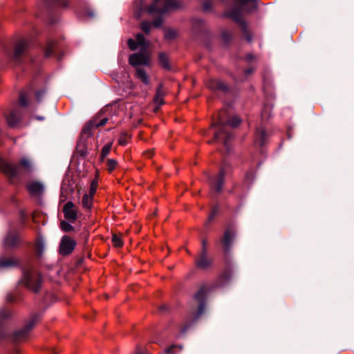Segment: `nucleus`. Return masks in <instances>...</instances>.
Returning <instances> with one entry per match:
<instances>
[{
	"mask_svg": "<svg viewBox=\"0 0 354 354\" xmlns=\"http://www.w3.org/2000/svg\"><path fill=\"white\" fill-rule=\"evenodd\" d=\"M39 317L37 315H33L30 319L26 324L25 327L16 331L15 333V337L17 340H22L25 339L28 332L33 328L36 322H37Z\"/></svg>",
	"mask_w": 354,
	"mask_h": 354,
	"instance_id": "9d476101",
	"label": "nucleus"
},
{
	"mask_svg": "<svg viewBox=\"0 0 354 354\" xmlns=\"http://www.w3.org/2000/svg\"><path fill=\"white\" fill-rule=\"evenodd\" d=\"M28 48V43L25 40L18 41L12 50L8 47H5L4 51L7 57L15 62H19L24 56Z\"/></svg>",
	"mask_w": 354,
	"mask_h": 354,
	"instance_id": "0eeeda50",
	"label": "nucleus"
},
{
	"mask_svg": "<svg viewBox=\"0 0 354 354\" xmlns=\"http://www.w3.org/2000/svg\"><path fill=\"white\" fill-rule=\"evenodd\" d=\"M93 196L89 194H84L81 202L82 207L85 209H90L93 206Z\"/></svg>",
	"mask_w": 354,
	"mask_h": 354,
	"instance_id": "4be33fe9",
	"label": "nucleus"
},
{
	"mask_svg": "<svg viewBox=\"0 0 354 354\" xmlns=\"http://www.w3.org/2000/svg\"><path fill=\"white\" fill-rule=\"evenodd\" d=\"M235 234L232 230H227L225 232L223 239L222 240L223 249L225 252H227L231 247L232 241L234 239Z\"/></svg>",
	"mask_w": 354,
	"mask_h": 354,
	"instance_id": "ddd939ff",
	"label": "nucleus"
},
{
	"mask_svg": "<svg viewBox=\"0 0 354 354\" xmlns=\"http://www.w3.org/2000/svg\"><path fill=\"white\" fill-rule=\"evenodd\" d=\"M164 309H166V306H162L160 308V310H164Z\"/></svg>",
	"mask_w": 354,
	"mask_h": 354,
	"instance_id": "8fccbe9b",
	"label": "nucleus"
},
{
	"mask_svg": "<svg viewBox=\"0 0 354 354\" xmlns=\"http://www.w3.org/2000/svg\"><path fill=\"white\" fill-rule=\"evenodd\" d=\"M19 242V238L17 233L9 232L4 239V246L7 248L16 246Z\"/></svg>",
	"mask_w": 354,
	"mask_h": 354,
	"instance_id": "4468645a",
	"label": "nucleus"
},
{
	"mask_svg": "<svg viewBox=\"0 0 354 354\" xmlns=\"http://www.w3.org/2000/svg\"><path fill=\"white\" fill-rule=\"evenodd\" d=\"M217 212H218V209L216 207L213 208V209L209 216V219L212 220L214 218V216L216 215Z\"/></svg>",
	"mask_w": 354,
	"mask_h": 354,
	"instance_id": "a19ab883",
	"label": "nucleus"
},
{
	"mask_svg": "<svg viewBox=\"0 0 354 354\" xmlns=\"http://www.w3.org/2000/svg\"><path fill=\"white\" fill-rule=\"evenodd\" d=\"M60 227H61L62 230H63L64 232H70V231L73 230V229H74V227L70 223H68V222H66L65 221H61Z\"/></svg>",
	"mask_w": 354,
	"mask_h": 354,
	"instance_id": "7c9ffc66",
	"label": "nucleus"
},
{
	"mask_svg": "<svg viewBox=\"0 0 354 354\" xmlns=\"http://www.w3.org/2000/svg\"><path fill=\"white\" fill-rule=\"evenodd\" d=\"M252 71H253L252 69L250 68V69H248V70L246 71V73H247L248 74H250V73H251L252 72Z\"/></svg>",
	"mask_w": 354,
	"mask_h": 354,
	"instance_id": "09e8293b",
	"label": "nucleus"
},
{
	"mask_svg": "<svg viewBox=\"0 0 354 354\" xmlns=\"http://www.w3.org/2000/svg\"><path fill=\"white\" fill-rule=\"evenodd\" d=\"M232 275L228 271L223 272L219 277L220 284H223L231 278Z\"/></svg>",
	"mask_w": 354,
	"mask_h": 354,
	"instance_id": "473e14b6",
	"label": "nucleus"
},
{
	"mask_svg": "<svg viewBox=\"0 0 354 354\" xmlns=\"http://www.w3.org/2000/svg\"><path fill=\"white\" fill-rule=\"evenodd\" d=\"M179 7V4L174 0H153V3L149 6L146 4L145 0H136L135 14L137 17H140L143 12L149 14H165Z\"/></svg>",
	"mask_w": 354,
	"mask_h": 354,
	"instance_id": "f257e3e1",
	"label": "nucleus"
},
{
	"mask_svg": "<svg viewBox=\"0 0 354 354\" xmlns=\"http://www.w3.org/2000/svg\"><path fill=\"white\" fill-rule=\"evenodd\" d=\"M118 165V162L113 159H108L106 162L107 170L112 172Z\"/></svg>",
	"mask_w": 354,
	"mask_h": 354,
	"instance_id": "c756f323",
	"label": "nucleus"
},
{
	"mask_svg": "<svg viewBox=\"0 0 354 354\" xmlns=\"http://www.w3.org/2000/svg\"><path fill=\"white\" fill-rule=\"evenodd\" d=\"M112 147V143H108L105 145L101 151V158L102 159H104L111 151Z\"/></svg>",
	"mask_w": 354,
	"mask_h": 354,
	"instance_id": "c85d7f7f",
	"label": "nucleus"
},
{
	"mask_svg": "<svg viewBox=\"0 0 354 354\" xmlns=\"http://www.w3.org/2000/svg\"><path fill=\"white\" fill-rule=\"evenodd\" d=\"M55 47V43L54 41H48L47 46L45 49V56L46 57L50 56L53 53V50H54Z\"/></svg>",
	"mask_w": 354,
	"mask_h": 354,
	"instance_id": "393cba45",
	"label": "nucleus"
},
{
	"mask_svg": "<svg viewBox=\"0 0 354 354\" xmlns=\"http://www.w3.org/2000/svg\"><path fill=\"white\" fill-rule=\"evenodd\" d=\"M234 3L239 7V9L234 8L230 11L229 16L238 21L241 25L243 29H245V24L241 21V12L245 11L250 12L256 9L257 0H234Z\"/></svg>",
	"mask_w": 354,
	"mask_h": 354,
	"instance_id": "39448f33",
	"label": "nucleus"
},
{
	"mask_svg": "<svg viewBox=\"0 0 354 354\" xmlns=\"http://www.w3.org/2000/svg\"><path fill=\"white\" fill-rule=\"evenodd\" d=\"M248 58H249L250 59H252V57L250 55Z\"/></svg>",
	"mask_w": 354,
	"mask_h": 354,
	"instance_id": "3c124183",
	"label": "nucleus"
},
{
	"mask_svg": "<svg viewBox=\"0 0 354 354\" xmlns=\"http://www.w3.org/2000/svg\"><path fill=\"white\" fill-rule=\"evenodd\" d=\"M32 161L26 157L22 158L18 165H12L0 158V170L6 175L15 177L21 174V169L26 172L32 171Z\"/></svg>",
	"mask_w": 354,
	"mask_h": 354,
	"instance_id": "20e7f679",
	"label": "nucleus"
},
{
	"mask_svg": "<svg viewBox=\"0 0 354 354\" xmlns=\"http://www.w3.org/2000/svg\"><path fill=\"white\" fill-rule=\"evenodd\" d=\"M19 120V115L18 113L15 111H12L8 116H7V122L9 126L10 127H15L17 124Z\"/></svg>",
	"mask_w": 354,
	"mask_h": 354,
	"instance_id": "412c9836",
	"label": "nucleus"
},
{
	"mask_svg": "<svg viewBox=\"0 0 354 354\" xmlns=\"http://www.w3.org/2000/svg\"><path fill=\"white\" fill-rule=\"evenodd\" d=\"M245 179L248 181L253 179V174L250 171H248L245 174Z\"/></svg>",
	"mask_w": 354,
	"mask_h": 354,
	"instance_id": "79ce46f5",
	"label": "nucleus"
},
{
	"mask_svg": "<svg viewBox=\"0 0 354 354\" xmlns=\"http://www.w3.org/2000/svg\"><path fill=\"white\" fill-rule=\"evenodd\" d=\"M151 24L148 21H143L141 24V29L143 32L148 34L151 30Z\"/></svg>",
	"mask_w": 354,
	"mask_h": 354,
	"instance_id": "4c0bfd02",
	"label": "nucleus"
},
{
	"mask_svg": "<svg viewBox=\"0 0 354 354\" xmlns=\"http://www.w3.org/2000/svg\"><path fill=\"white\" fill-rule=\"evenodd\" d=\"M128 46L129 48L134 50L140 47V51L130 55L129 61V64L133 66L139 67V66H149L150 57L147 51V44L145 37L139 33L136 35V40L129 39L128 40Z\"/></svg>",
	"mask_w": 354,
	"mask_h": 354,
	"instance_id": "f03ea898",
	"label": "nucleus"
},
{
	"mask_svg": "<svg viewBox=\"0 0 354 354\" xmlns=\"http://www.w3.org/2000/svg\"><path fill=\"white\" fill-rule=\"evenodd\" d=\"M177 36V31L174 29L169 28L165 31V37L168 40H171Z\"/></svg>",
	"mask_w": 354,
	"mask_h": 354,
	"instance_id": "a878e982",
	"label": "nucleus"
},
{
	"mask_svg": "<svg viewBox=\"0 0 354 354\" xmlns=\"http://www.w3.org/2000/svg\"><path fill=\"white\" fill-rule=\"evenodd\" d=\"M19 104L22 106H26L28 104V98L26 93H21L19 96Z\"/></svg>",
	"mask_w": 354,
	"mask_h": 354,
	"instance_id": "72a5a7b5",
	"label": "nucleus"
},
{
	"mask_svg": "<svg viewBox=\"0 0 354 354\" xmlns=\"http://www.w3.org/2000/svg\"><path fill=\"white\" fill-rule=\"evenodd\" d=\"M136 76L145 84L148 85L149 84V78L146 71L143 68H142L140 67H137Z\"/></svg>",
	"mask_w": 354,
	"mask_h": 354,
	"instance_id": "5701e85b",
	"label": "nucleus"
},
{
	"mask_svg": "<svg viewBox=\"0 0 354 354\" xmlns=\"http://www.w3.org/2000/svg\"><path fill=\"white\" fill-rule=\"evenodd\" d=\"M86 15L88 17L92 18L95 16V13L92 10H88V11H86Z\"/></svg>",
	"mask_w": 354,
	"mask_h": 354,
	"instance_id": "c03bdc74",
	"label": "nucleus"
},
{
	"mask_svg": "<svg viewBox=\"0 0 354 354\" xmlns=\"http://www.w3.org/2000/svg\"><path fill=\"white\" fill-rule=\"evenodd\" d=\"M27 189L32 196H38L44 191V186L40 183L30 182L27 185Z\"/></svg>",
	"mask_w": 354,
	"mask_h": 354,
	"instance_id": "dca6fc26",
	"label": "nucleus"
},
{
	"mask_svg": "<svg viewBox=\"0 0 354 354\" xmlns=\"http://www.w3.org/2000/svg\"><path fill=\"white\" fill-rule=\"evenodd\" d=\"M17 264V261L12 259H0V268H8Z\"/></svg>",
	"mask_w": 354,
	"mask_h": 354,
	"instance_id": "b1692460",
	"label": "nucleus"
},
{
	"mask_svg": "<svg viewBox=\"0 0 354 354\" xmlns=\"http://www.w3.org/2000/svg\"><path fill=\"white\" fill-rule=\"evenodd\" d=\"M63 212L65 218L73 223L77 217V210L75 205L72 202H67L64 206Z\"/></svg>",
	"mask_w": 354,
	"mask_h": 354,
	"instance_id": "f8f14e48",
	"label": "nucleus"
},
{
	"mask_svg": "<svg viewBox=\"0 0 354 354\" xmlns=\"http://www.w3.org/2000/svg\"><path fill=\"white\" fill-rule=\"evenodd\" d=\"M159 61L161 64V65L164 67V68H169V63H168V59H167V55L164 53H160L159 55Z\"/></svg>",
	"mask_w": 354,
	"mask_h": 354,
	"instance_id": "2f4dec72",
	"label": "nucleus"
},
{
	"mask_svg": "<svg viewBox=\"0 0 354 354\" xmlns=\"http://www.w3.org/2000/svg\"><path fill=\"white\" fill-rule=\"evenodd\" d=\"M146 156L148 158H150L152 156V152L149 151V152L146 153Z\"/></svg>",
	"mask_w": 354,
	"mask_h": 354,
	"instance_id": "de8ad7c7",
	"label": "nucleus"
},
{
	"mask_svg": "<svg viewBox=\"0 0 354 354\" xmlns=\"http://www.w3.org/2000/svg\"><path fill=\"white\" fill-rule=\"evenodd\" d=\"M210 8H211V4H210V3L205 2V3H204V9H205V10H207L210 9Z\"/></svg>",
	"mask_w": 354,
	"mask_h": 354,
	"instance_id": "a18cd8bd",
	"label": "nucleus"
},
{
	"mask_svg": "<svg viewBox=\"0 0 354 354\" xmlns=\"http://www.w3.org/2000/svg\"><path fill=\"white\" fill-rule=\"evenodd\" d=\"M270 115H271L270 108L268 106H265L261 113L262 120H263L266 118H268L270 117Z\"/></svg>",
	"mask_w": 354,
	"mask_h": 354,
	"instance_id": "f704fd0d",
	"label": "nucleus"
},
{
	"mask_svg": "<svg viewBox=\"0 0 354 354\" xmlns=\"http://www.w3.org/2000/svg\"><path fill=\"white\" fill-rule=\"evenodd\" d=\"M224 114V111L219 112L218 115V122L213 125L215 128L214 134L216 141H221L223 145L227 147V142L232 138V135L227 131V125L236 127L241 123V119L237 116H233L226 121Z\"/></svg>",
	"mask_w": 354,
	"mask_h": 354,
	"instance_id": "7ed1b4c3",
	"label": "nucleus"
},
{
	"mask_svg": "<svg viewBox=\"0 0 354 354\" xmlns=\"http://www.w3.org/2000/svg\"><path fill=\"white\" fill-rule=\"evenodd\" d=\"M77 243L75 239L69 236L64 235L62 237L59 243V252L62 255H68L72 253Z\"/></svg>",
	"mask_w": 354,
	"mask_h": 354,
	"instance_id": "1a4fd4ad",
	"label": "nucleus"
},
{
	"mask_svg": "<svg viewBox=\"0 0 354 354\" xmlns=\"http://www.w3.org/2000/svg\"><path fill=\"white\" fill-rule=\"evenodd\" d=\"M44 94V92L42 91H38L36 93V97L38 101H40L41 96Z\"/></svg>",
	"mask_w": 354,
	"mask_h": 354,
	"instance_id": "37998d69",
	"label": "nucleus"
},
{
	"mask_svg": "<svg viewBox=\"0 0 354 354\" xmlns=\"http://www.w3.org/2000/svg\"><path fill=\"white\" fill-rule=\"evenodd\" d=\"M206 296V289L205 287H202L196 293L194 297L195 299L199 303L198 310L194 315V319L196 320L199 317L204 313L205 310V302L204 299Z\"/></svg>",
	"mask_w": 354,
	"mask_h": 354,
	"instance_id": "9b49d317",
	"label": "nucleus"
},
{
	"mask_svg": "<svg viewBox=\"0 0 354 354\" xmlns=\"http://www.w3.org/2000/svg\"><path fill=\"white\" fill-rule=\"evenodd\" d=\"M107 118H104L101 119L99 122L97 121V119H94L93 120L90 121V122L88 123L86 127H84V128L82 130V132L84 133H88L89 131L93 128H97L98 127L103 126L107 122Z\"/></svg>",
	"mask_w": 354,
	"mask_h": 354,
	"instance_id": "f3484780",
	"label": "nucleus"
},
{
	"mask_svg": "<svg viewBox=\"0 0 354 354\" xmlns=\"http://www.w3.org/2000/svg\"><path fill=\"white\" fill-rule=\"evenodd\" d=\"M207 86L212 90H221L226 91L227 86L221 81L216 79L210 80L207 83Z\"/></svg>",
	"mask_w": 354,
	"mask_h": 354,
	"instance_id": "6ab92c4d",
	"label": "nucleus"
},
{
	"mask_svg": "<svg viewBox=\"0 0 354 354\" xmlns=\"http://www.w3.org/2000/svg\"><path fill=\"white\" fill-rule=\"evenodd\" d=\"M225 176L224 169H221L219 174L211 180V185L216 192H221Z\"/></svg>",
	"mask_w": 354,
	"mask_h": 354,
	"instance_id": "2eb2a0df",
	"label": "nucleus"
},
{
	"mask_svg": "<svg viewBox=\"0 0 354 354\" xmlns=\"http://www.w3.org/2000/svg\"><path fill=\"white\" fill-rule=\"evenodd\" d=\"M267 136L268 134L265 128L263 127H258L256 131L255 143L260 146L263 145L266 140Z\"/></svg>",
	"mask_w": 354,
	"mask_h": 354,
	"instance_id": "a211bd4d",
	"label": "nucleus"
},
{
	"mask_svg": "<svg viewBox=\"0 0 354 354\" xmlns=\"http://www.w3.org/2000/svg\"><path fill=\"white\" fill-rule=\"evenodd\" d=\"M7 300H8V301H10V302L15 301L14 298H13V297H12V295H8V297H7Z\"/></svg>",
	"mask_w": 354,
	"mask_h": 354,
	"instance_id": "49530a36",
	"label": "nucleus"
},
{
	"mask_svg": "<svg viewBox=\"0 0 354 354\" xmlns=\"http://www.w3.org/2000/svg\"><path fill=\"white\" fill-rule=\"evenodd\" d=\"M127 138H128L127 133H121L120 136V138L118 139V143L120 145H123V146L126 145L127 143Z\"/></svg>",
	"mask_w": 354,
	"mask_h": 354,
	"instance_id": "c9c22d12",
	"label": "nucleus"
},
{
	"mask_svg": "<svg viewBox=\"0 0 354 354\" xmlns=\"http://www.w3.org/2000/svg\"><path fill=\"white\" fill-rule=\"evenodd\" d=\"M207 242L203 240L202 242V251L198 259L196 260V266L201 270H207L209 268L212 263L213 259L207 257Z\"/></svg>",
	"mask_w": 354,
	"mask_h": 354,
	"instance_id": "6e6552de",
	"label": "nucleus"
},
{
	"mask_svg": "<svg viewBox=\"0 0 354 354\" xmlns=\"http://www.w3.org/2000/svg\"><path fill=\"white\" fill-rule=\"evenodd\" d=\"M162 23V19L160 17H158L153 21V24L155 27L158 28L161 26Z\"/></svg>",
	"mask_w": 354,
	"mask_h": 354,
	"instance_id": "ea45409f",
	"label": "nucleus"
},
{
	"mask_svg": "<svg viewBox=\"0 0 354 354\" xmlns=\"http://www.w3.org/2000/svg\"><path fill=\"white\" fill-rule=\"evenodd\" d=\"M97 181L95 180H93L91 183V187H90V190H89L88 194H91V196H94V195L96 192V190H97Z\"/></svg>",
	"mask_w": 354,
	"mask_h": 354,
	"instance_id": "e433bc0d",
	"label": "nucleus"
},
{
	"mask_svg": "<svg viewBox=\"0 0 354 354\" xmlns=\"http://www.w3.org/2000/svg\"><path fill=\"white\" fill-rule=\"evenodd\" d=\"M176 348H178L179 351H181L182 350V346H178L176 345H173L171 347L167 348L165 350V353L167 354H174V351H173V350L176 349Z\"/></svg>",
	"mask_w": 354,
	"mask_h": 354,
	"instance_id": "58836bf2",
	"label": "nucleus"
},
{
	"mask_svg": "<svg viewBox=\"0 0 354 354\" xmlns=\"http://www.w3.org/2000/svg\"><path fill=\"white\" fill-rule=\"evenodd\" d=\"M113 245L116 248H120L123 245V241L120 236L117 234H113L112 236Z\"/></svg>",
	"mask_w": 354,
	"mask_h": 354,
	"instance_id": "cd10ccee",
	"label": "nucleus"
},
{
	"mask_svg": "<svg viewBox=\"0 0 354 354\" xmlns=\"http://www.w3.org/2000/svg\"><path fill=\"white\" fill-rule=\"evenodd\" d=\"M46 3L56 5L62 7L67 6L66 0H44Z\"/></svg>",
	"mask_w": 354,
	"mask_h": 354,
	"instance_id": "bb28decb",
	"label": "nucleus"
},
{
	"mask_svg": "<svg viewBox=\"0 0 354 354\" xmlns=\"http://www.w3.org/2000/svg\"><path fill=\"white\" fill-rule=\"evenodd\" d=\"M20 282L32 291L37 292L41 286V277L38 273L28 270L24 272Z\"/></svg>",
	"mask_w": 354,
	"mask_h": 354,
	"instance_id": "423d86ee",
	"label": "nucleus"
},
{
	"mask_svg": "<svg viewBox=\"0 0 354 354\" xmlns=\"http://www.w3.org/2000/svg\"><path fill=\"white\" fill-rule=\"evenodd\" d=\"M165 92L162 85H160L156 89V93L154 97V102L158 106L162 105L164 102V96Z\"/></svg>",
	"mask_w": 354,
	"mask_h": 354,
	"instance_id": "aec40b11",
	"label": "nucleus"
}]
</instances>
